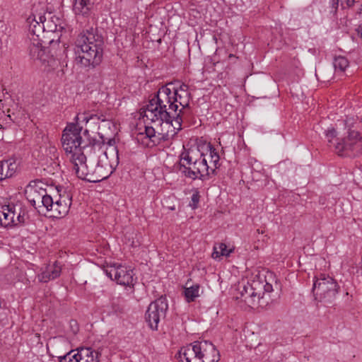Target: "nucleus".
Here are the masks:
<instances>
[{"label": "nucleus", "mask_w": 362, "mask_h": 362, "mask_svg": "<svg viewBox=\"0 0 362 362\" xmlns=\"http://www.w3.org/2000/svg\"><path fill=\"white\" fill-rule=\"evenodd\" d=\"M71 165L78 178L93 182V176L90 174L95 171L97 161L89 160L87 162L86 156L84 155V158H78L76 162H72Z\"/></svg>", "instance_id": "16"}, {"label": "nucleus", "mask_w": 362, "mask_h": 362, "mask_svg": "<svg viewBox=\"0 0 362 362\" xmlns=\"http://www.w3.org/2000/svg\"><path fill=\"white\" fill-rule=\"evenodd\" d=\"M37 277L38 281L42 283H47L51 280H54V278H52L50 272L47 267L45 271L38 274Z\"/></svg>", "instance_id": "30"}, {"label": "nucleus", "mask_w": 362, "mask_h": 362, "mask_svg": "<svg viewBox=\"0 0 362 362\" xmlns=\"http://www.w3.org/2000/svg\"><path fill=\"white\" fill-rule=\"evenodd\" d=\"M38 20H36L35 16H30L28 18V22L30 23V29L33 33V38L31 39V44L29 46V52L30 57L34 59H40L45 60L42 59V57L45 54V49H43V46L42 45L40 40L38 38V35H36L37 26L39 27L40 29L45 30L46 27L48 29V31H55L57 29L56 25H49V21H46V18L45 16H40L38 17Z\"/></svg>", "instance_id": "8"}, {"label": "nucleus", "mask_w": 362, "mask_h": 362, "mask_svg": "<svg viewBox=\"0 0 362 362\" xmlns=\"http://www.w3.org/2000/svg\"><path fill=\"white\" fill-rule=\"evenodd\" d=\"M173 85L168 83L158 89L141 113L143 117L151 122L165 123V127H173L177 115L184 119L185 115L189 113L191 93L189 86L182 83L171 88Z\"/></svg>", "instance_id": "1"}, {"label": "nucleus", "mask_w": 362, "mask_h": 362, "mask_svg": "<svg viewBox=\"0 0 362 362\" xmlns=\"http://www.w3.org/2000/svg\"><path fill=\"white\" fill-rule=\"evenodd\" d=\"M333 66L336 72L344 73L346 68L349 67V62L345 57L338 56L334 57Z\"/></svg>", "instance_id": "25"}, {"label": "nucleus", "mask_w": 362, "mask_h": 362, "mask_svg": "<svg viewBox=\"0 0 362 362\" xmlns=\"http://www.w3.org/2000/svg\"><path fill=\"white\" fill-rule=\"evenodd\" d=\"M49 271L51 273V275L54 279L59 277L62 272V266L58 262H55L52 265H49L47 267Z\"/></svg>", "instance_id": "27"}, {"label": "nucleus", "mask_w": 362, "mask_h": 362, "mask_svg": "<svg viewBox=\"0 0 362 362\" xmlns=\"http://www.w3.org/2000/svg\"><path fill=\"white\" fill-rule=\"evenodd\" d=\"M341 0H329V13H332V15H336L339 6H341Z\"/></svg>", "instance_id": "31"}, {"label": "nucleus", "mask_w": 362, "mask_h": 362, "mask_svg": "<svg viewBox=\"0 0 362 362\" xmlns=\"http://www.w3.org/2000/svg\"><path fill=\"white\" fill-rule=\"evenodd\" d=\"M103 40L93 31L86 30L80 33L74 45L76 63L81 67L94 69L103 60Z\"/></svg>", "instance_id": "2"}, {"label": "nucleus", "mask_w": 362, "mask_h": 362, "mask_svg": "<svg viewBox=\"0 0 362 362\" xmlns=\"http://www.w3.org/2000/svg\"><path fill=\"white\" fill-rule=\"evenodd\" d=\"M117 166L115 165V160L113 163L103 160H97L95 170L90 174L93 176V182H98L109 177Z\"/></svg>", "instance_id": "17"}, {"label": "nucleus", "mask_w": 362, "mask_h": 362, "mask_svg": "<svg viewBox=\"0 0 362 362\" xmlns=\"http://www.w3.org/2000/svg\"><path fill=\"white\" fill-rule=\"evenodd\" d=\"M106 275L112 280H115L117 284L123 286H134L136 279L134 277L133 270L124 265L108 266L105 269Z\"/></svg>", "instance_id": "12"}, {"label": "nucleus", "mask_w": 362, "mask_h": 362, "mask_svg": "<svg viewBox=\"0 0 362 362\" xmlns=\"http://www.w3.org/2000/svg\"><path fill=\"white\" fill-rule=\"evenodd\" d=\"M15 106L16 107V109H18V105H17V104H15Z\"/></svg>", "instance_id": "38"}, {"label": "nucleus", "mask_w": 362, "mask_h": 362, "mask_svg": "<svg viewBox=\"0 0 362 362\" xmlns=\"http://www.w3.org/2000/svg\"><path fill=\"white\" fill-rule=\"evenodd\" d=\"M212 252V257L215 259L220 258L222 256L228 257L233 251V249H228L227 245L223 243H218L214 246Z\"/></svg>", "instance_id": "23"}, {"label": "nucleus", "mask_w": 362, "mask_h": 362, "mask_svg": "<svg viewBox=\"0 0 362 362\" xmlns=\"http://www.w3.org/2000/svg\"><path fill=\"white\" fill-rule=\"evenodd\" d=\"M107 144H108L110 148L107 149V151L105 152V156L106 157V159L107 160L108 159V156H107L108 151H109V153H113L115 156V165H117L119 163V153H118V150H117V147L115 146V139H109Z\"/></svg>", "instance_id": "26"}, {"label": "nucleus", "mask_w": 362, "mask_h": 362, "mask_svg": "<svg viewBox=\"0 0 362 362\" xmlns=\"http://www.w3.org/2000/svg\"><path fill=\"white\" fill-rule=\"evenodd\" d=\"M344 2H341V8L342 9H344V8H351L352 7L355 2H356V0H344Z\"/></svg>", "instance_id": "34"}, {"label": "nucleus", "mask_w": 362, "mask_h": 362, "mask_svg": "<svg viewBox=\"0 0 362 362\" xmlns=\"http://www.w3.org/2000/svg\"><path fill=\"white\" fill-rule=\"evenodd\" d=\"M188 282L186 283V286L184 287V296L187 303L194 302L200 294V286L198 284H193L190 286H187Z\"/></svg>", "instance_id": "22"}, {"label": "nucleus", "mask_w": 362, "mask_h": 362, "mask_svg": "<svg viewBox=\"0 0 362 362\" xmlns=\"http://www.w3.org/2000/svg\"><path fill=\"white\" fill-rule=\"evenodd\" d=\"M76 124H78L81 126V124H94L97 126L100 121H105L104 116L103 115H98L90 111H85L83 112H79L75 117Z\"/></svg>", "instance_id": "19"}, {"label": "nucleus", "mask_w": 362, "mask_h": 362, "mask_svg": "<svg viewBox=\"0 0 362 362\" xmlns=\"http://www.w3.org/2000/svg\"><path fill=\"white\" fill-rule=\"evenodd\" d=\"M82 129L83 127L79 126L78 124L70 123L63 131L61 139L62 145L71 163L76 162L78 158H84L83 149L86 146L96 144L95 139L90 138L88 129L83 131V135L86 139L82 138L81 134Z\"/></svg>", "instance_id": "3"}, {"label": "nucleus", "mask_w": 362, "mask_h": 362, "mask_svg": "<svg viewBox=\"0 0 362 362\" xmlns=\"http://www.w3.org/2000/svg\"><path fill=\"white\" fill-rule=\"evenodd\" d=\"M179 362H218L220 354L209 341H197L182 347L177 354Z\"/></svg>", "instance_id": "6"}, {"label": "nucleus", "mask_w": 362, "mask_h": 362, "mask_svg": "<svg viewBox=\"0 0 362 362\" xmlns=\"http://www.w3.org/2000/svg\"><path fill=\"white\" fill-rule=\"evenodd\" d=\"M235 57V56H234V54H229V58H232V57Z\"/></svg>", "instance_id": "37"}, {"label": "nucleus", "mask_w": 362, "mask_h": 362, "mask_svg": "<svg viewBox=\"0 0 362 362\" xmlns=\"http://www.w3.org/2000/svg\"><path fill=\"white\" fill-rule=\"evenodd\" d=\"M261 289L259 279H253L251 282H247L240 288V298L249 308L261 306Z\"/></svg>", "instance_id": "13"}, {"label": "nucleus", "mask_w": 362, "mask_h": 362, "mask_svg": "<svg viewBox=\"0 0 362 362\" xmlns=\"http://www.w3.org/2000/svg\"><path fill=\"white\" fill-rule=\"evenodd\" d=\"M59 362H99V353L90 347L77 349L59 357Z\"/></svg>", "instance_id": "15"}, {"label": "nucleus", "mask_w": 362, "mask_h": 362, "mask_svg": "<svg viewBox=\"0 0 362 362\" xmlns=\"http://www.w3.org/2000/svg\"><path fill=\"white\" fill-rule=\"evenodd\" d=\"M259 284L262 285V289H261V298L263 297L265 292L270 293L273 291L272 285L269 283H267L265 281H260Z\"/></svg>", "instance_id": "33"}, {"label": "nucleus", "mask_w": 362, "mask_h": 362, "mask_svg": "<svg viewBox=\"0 0 362 362\" xmlns=\"http://www.w3.org/2000/svg\"><path fill=\"white\" fill-rule=\"evenodd\" d=\"M199 198H200V196H199V192L198 191H195L192 197H191V200L189 203V206L192 209H195L198 207V204H199Z\"/></svg>", "instance_id": "32"}, {"label": "nucleus", "mask_w": 362, "mask_h": 362, "mask_svg": "<svg viewBox=\"0 0 362 362\" xmlns=\"http://www.w3.org/2000/svg\"><path fill=\"white\" fill-rule=\"evenodd\" d=\"M95 0H73L72 11L78 17L90 18L93 13Z\"/></svg>", "instance_id": "18"}, {"label": "nucleus", "mask_w": 362, "mask_h": 362, "mask_svg": "<svg viewBox=\"0 0 362 362\" xmlns=\"http://www.w3.org/2000/svg\"><path fill=\"white\" fill-rule=\"evenodd\" d=\"M207 153H209V156L211 158V163L213 164V167L210 166V172L211 174H214L216 169H217L219 166V160L220 156L216 151V148L210 144L207 146Z\"/></svg>", "instance_id": "24"}, {"label": "nucleus", "mask_w": 362, "mask_h": 362, "mask_svg": "<svg viewBox=\"0 0 362 362\" xmlns=\"http://www.w3.org/2000/svg\"><path fill=\"white\" fill-rule=\"evenodd\" d=\"M7 117L10 120V122H14V123H19L20 122V117L22 115L21 110H17L16 111L11 110V109H8L7 110Z\"/></svg>", "instance_id": "28"}, {"label": "nucleus", "mask_w": 362, "mask_h": 362, "mask_svg": "<svg viewBox=\"0 0 362 362\" xmlns=\"http://www.w3.org/2000/svg\"><path fill=\"white\" fill-rule=\"evenodd\" d=\"M18 166L14 158L0 160V181L14 175Z\"/></svg>", "instance_id": "20"}, {"label": "nucleus", "mask_w": 362, "mask_h": 362, "mask_svg": "<svg viewBox=\"0 0 362 362\" xmlns=\"http://www.w3.org/2000/svg\"><path fill=\"white\" fill-rule=\"evenodd\" d=\"M170 209H171V210H174V209H175V207H174V206H173V207H171V208H170Z\"/></svg>", "instance_id": "39"}, {"label": "nucleus", "mask_w": 362, "mask_h": 362, "mask_svg": "<svg viewBox=\"0 0 362 362\" xmlns=\"http://www.w3.org/2000/svg\"><path fill=\"white\" fill-rule=\"evenodd\" d=\"M337 281L329 276L321 274L314 281L313 292L320 301H331L338 293Z\"/></svg>", "instance_id": "9"}, {"label": "nucleus", "mask_w": 362, "mask_h": 362, "mask_svg": "<svg viewBox=\"0 0 362 362\" xmlns=\"http://www.w3.org/2000/svg\"><path fill=\"white\" fill-rule=\"evenodd\" d=\"M43 185L40 180L31 181L25 189L27 200L39 213L46 211L47 206L52 203V197L47 194Z\"/></svg>", "instance_id": "7"}, {"label": "nucleus", "mask_w": 362, "mask_h": 362, "mask_svg": "<svg viewBox=\"0 0 362 362\" xmlns=\"http://www.w3.org/2000/svg\"><path fill=\"white\" fill-rule=\"evenodd\" d=\"M28 218L27 212L25 209L20 208L18 214L15 216V222L13 226L24 223Z\"/></svg>", "instance_id": "29"}, {"label": "nucleus", "mask_w": 362, "mask_h": 362, "mask_svg": "<svg viewBox=\"0 0 362 362\" xmlns=\"http://www.w3.org/2000/svg\"><path fill=\"white\" fill-rule=\"evenodd\" d=\"M168 308L167 300L163 296L150 303L145 313V319L151 329H158V323L161 318L165 317Z\"/></svg>", "instance_id": "11"}, {"label": "nucleus", "mask_w": 362, "mask_h": 362, "mask_svg": "<svg viewBox=\"0 0 362 362\" xmlns=\"http://www.w3.org/2000/svg\"><path fill=\"white\" fill-rule=\"evenodd\" d=\"M359 33L361 34V36L362 37V25L360 27Z\"/></svg>", "instance_id": "36"}, {"label": "nucleus", "mask_w": 362, "mask_h": 362, "mask_svg": "<svg viewBox=\"0 0 362 362\" xmlns=\"http://www.w3.org/2000/svg\"><path fill=\"white\" fill-rule=\"evenodd\" d=\"M72 204V196L69 192H64L62 194H59V197L54 200L51 206H47L46 211L51 213L50 216L60 218L66 216L70 209Z\"/></svg>", "instance_id": "14"}, {"label": "nucleus", "mask_w": 362, "mask_h": 362, "mask_svg": "<svg viewBox=\"0 0 362 362\" xmlns=\"http://www.w3.org/2000/svg\"><path fill=\"white\" fill-rule=\"evenodd\" d=\"M0 210V226L8 227L13 226L15 216L17 214L15 206L9 205L1 206Z\"/></svg>", "instance_id": "21"}, {"label": "nucleus", "mask_w": 362, "mask_h": 362, "mask_svg": "<svg viewBox=\"0 0 362 362\" xmlns=\"http://www.w3.org/2000/svg\"><path fill=\"white\" fill-rule=\"evenodd\" d=\"M337 134L334 127L328 128L325 131L327 142L333 144L339 155L357 157L362 154V135L358 131L349 127L343 138H337Z\"/></svg>", "instance_id": "5"}, {"label": "nucleus", "mask_w": 362, "mask_h": 362, "mask_svg": "<svg viewBox=\"0 0 362 362\" xmlns=\"http://www.w3.org/2000/svg\"><path fill=\"white\" fill-rule=\"evenodd\" d=\"M195 154L193 150L184 148L179 156L177 170L186 178L206 180L211 175L210 166L206 158L207 153H201L199 158Z\"/></svg>", "instance_id": "4"}, {"label": "nucleus", "mask_w": 362, "mask_h": 362, "mask_svg": "<svg viewBox=\"0 0 362 362\" xmlns=\"http://www.w3.org/2000/svg\"><path fill=\"white\" fill-rule=\"evenodd\" d=\"M182 119L180 115H177L172 127H166V132L156 134L155 129L152 127L146 126L144 133H141V136L145 134V139L148 140L146 143L147 146H153L159 144L161 141H168L173 140L182 129Z\"/></svg>", "instance_id": "10"}, {"label": "nucleus", "mask_w": 362, "mask_h": 362, "mask_svg": "<svg viewBox=\"0 0 362 362\" xmlns=\"http://www.w3.org/2000/svg\"><path fill=\"white\" fill-rule=\"evenodd\" d=\"M122 311V309L119 305H116L114 303H112V313H121Z\"/></svg>", "instance_id": "35"}]
</instances>
